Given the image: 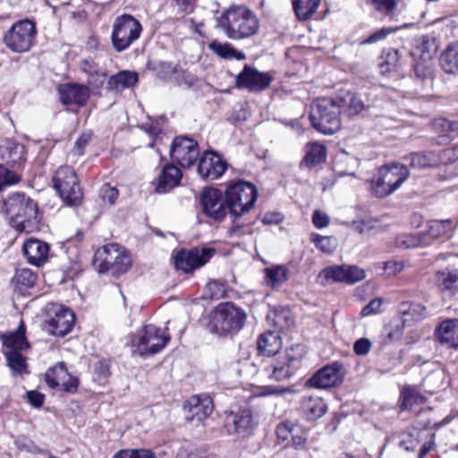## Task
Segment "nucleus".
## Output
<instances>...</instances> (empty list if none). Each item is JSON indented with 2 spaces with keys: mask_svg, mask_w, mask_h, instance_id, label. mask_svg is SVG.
Here are the masks:
<instances>
[{
  "mask_svg": "<svg viewBox=\"0 0 458 458\" xmlns=\"http://www.w3.org/2000/svg\"><path fill=\"white\" fill-rule=\"evenodd\" d=\"M20 181L19 175L6 168L4 165H0V191L5 186L17 183Z\"/></svg>",
  "mask_w": 458,
  "mask_h": 458,
  "instance_id": "nucleus-53",
  "label": "nucleus"
},
{
  "mask_svg": "<svg viewBox=\"0 0 458 458\" xmlns=\"http://www.w3.org/2000/svg\"><path fill=\"white\" fill-rule=\"evenodd\" d=\"M160 77L165 80H171L181 69L178 65L168 62H160L155 68Z\"/></svg>",
  "mask_w": 458,
  "mask_h": 458,
  "instance_id": "nucleus-54",
  "label": "nucleus"
},
{
  "mask_svg": "<svg viewBox=\"0 0 458 458\" xmlns=\"http://www.w3.org/2000/svg\"><path fill=\"white\" fill-rule=\"evenodd\" d=\"M258 424L251 410L248 408L229 412L224 420V426L228 434L240 438H246L253 435Z\"/></svg>",
  "mask_w": 458,
  "mask_h": 458,
  "instance_id": "nucleus-14",
  "label": "nucleus"
},
{
  "mask_svg": "<svg viewBox=\"0 0 458 458\" xmlns=\"http://www.w3.org/2000/svg\"><path fill=\"white\" fill-rule=\"evenodd\" d=\"M304 353V346L301 344L292 346L286 351L284 357L273 360L265 367L264 370L267 377L276 381L289 378L299 368L300 360Z\"/></svg>",
  "mask_w": 458,
  "mask_h": 458,
  "instance_id": "nucleus-12",
  "label": "nucleus"
},
{
  "mask_svg": "<svg viewBox=\"0 0 458 458\" xmlns=\"http://www.w3.org/2000/svg\"><path fill=\"white\" fill-rule=\"evenodd\" d=\"M183 409L187 420L200 421L208 418L213 411L212 399L208 396H192L184 404Z\"/></svg>",
  "mask_w": 458,
  "mask_h": 458,
  "instance_id": "nucleus-24",
  "label": "nucleus"
},
{
  "mask_svg": "<svg viewBox=\"0 0 458 458\" xmlns=\"http://www.w3.org/2000/svg\"><path fill=\"white\" fill-rule=\"evenodd\" d=\"M16 281L18 284L26 287H31L34 285L37 276L30 269H21L16 273Z\"/></svg>",
  "mask_w": 458,
  "mask_h": 458,
  "instance_id": "nucleus-56",
  "label": "nucleus"
},
{
  "mask_svg": "<svg viewBox=\"0 0 458 458\" xmlns=\"http://www.w3.org/2000/svg\"><path fill=\"white\" fill-rule=\"evenodd\" d=\"M182 178V173L178 167L174 165H167L163 169L158 177L156 191L165 193L179 185Z\"/></svg>",
  "mask_w": 458,
  "mask_h": 458,
  "instance_id": "nucleus-27",
  "label": "nucleus"
},
{
  "mask_svg": "<svg viewBox=\"0 0 458 458\" xmlns=\"http://www.w3.org/2000/svg\"><path fill=\"white\" fill-rule=\"evenodd\" d=\"M138 73L130 71H122L111 76L108 86L111 89L119 91L126 88L133 87L138 82Z\"/></svg>",
  "mask_w": 458,
  "mask_h": 458,
  "instance_id": "nucleus-33",
  "label": "nucleus"
},
{
  "mask_svg": "<svg viewBox=\"0 0 458 458\" xmlns=\"http://www.w3.org/2000/svg\"><path fill=\"white\" fill-rule=\"evenodd\" d=\"M310 240L323 253H333L337 247V240L333 236H322L318 233H312Z\"/></svg>",
  "mask_w": 458,
  "mask_h": 458,
  "instance_id": "nucleus-49",
  "label": "nucleus"
},
{
  "mask_svg": "<svg viewBox=\"0 0 458 458\" xmlns=\"http://www.w3.org/2000/svg\"><path fill=\"white\" fill-rule=\"evenodd\" d=\"M92 138L91 131L83 132L78 140L75 141V145L72 152L75 155L82 156L84 154L85 148L89 145Z\"/></svg>",
  "mask_w": 458,
  "mask_h": 458,
  "instance_id": "nucleus-60",
  "label": "nucleus"
},
{
  "mask_svg": "<svg viewBox=\"0 0 458 458\" xmlns=\"http://www.w3.org/2000/svg\"><path fill=\"white\" fill-rule=\"evenodd\" d=\"M208 47L217 55L225 59L234 58L236 60H243L245 59V55L242 51H237L231 44L229 43H221L217 40H214L209 43Z\"/></svg>",
  "mask_w": 458,
  "mask_h": 458,
  "instance_id": "nucleus-40",
  "label": "nucleus"
},
{
  "mask_svg": "<svg viewBox=\"0 0 458 458\" xmlns=\"http://www.w3.org/2000/svg\"><path fill=\"white\" fill-rule=\"evenodd\" d=\"M410 176V171L404 165L392 163L381 166L371 181V187L377 197H386L395 191Z\"/></svg>",
  "mask_w": 458,
  "mask_h": 458,
  "instance_id": "nucleus-5",
  "label": "nucleus"
},
{
  "mask_svg": "<svg viewBox=\"0 0 458 458\" xmlns=\"http://www.w3.org/2000/svg\"><path fill=\"white\" fill-rule=\"evenodd\" d=\"M47 385L56 390L74 393L77 391L78 380L68 372L64 362L49 368L45 374Z\"/></svg>",
  "mask_w": 458,
  "mask_h": 458,
  "instance_id": "nucleus-18",
  "label": "nucleus"
},
{
  "mask_svg": "<svg viewBox=\"0 0 458 458\" xmlns=\"http://www.w3.org/2000/svg\"><path fill=\"white\" fill-rule=\"evenodd\" d=\"M288 279V271L283 267H276L274 268L267 269V284L273 288L281 286Z\"/></svg>",
  "mask_w": 458,
  "mask_h": 458,
  "instance_id": "nucleus-51",
  "label": "nucleus"
},
{
  "mask_svg": "<svg viewBox=\"0 0 458 458\" xmlns=\"http://www.w3.org/2000/svg\"><path fill=\"white\" fill-rule=\"evenodd\" d=\"M398 28L395 27H386L377 30L369 35V37L365 40L368 44H373L377 41H380L386 38L389 34L394 33L397 30Z\"/></svg>",
  "mask_w": 458,
  "mask_h": 458,
  "instance_id": "nucleus-61",
  "label": "nucleus"
},
{
  "mask_svg": "<svg viewBox=\"0 0 458 458\" xmlns=\"http://www.w3.org/2000/svg\"><path fill=\"white\" fill-rule=\"evenodd\" d=\"M375 9L386 16H393L397 0H370Z\"/></svg>",
  "mask_w": 458,
  "mask_h": 458,
  "instance_id": "nucleus-55",
  "label": "nucleus"
},
{
  "mask_svg": "<svg viewBox=\"0 0 458 458\" xmlns=\"http://www.w3.org/2000/svg\"><path fill=\"white\" fill-rule=\"evenodd\" d=\"M114 458H156L155 454L146 449H125L119 451Z\"/></svg>",
  "mask_w": 458,
  "mask_h": 458,
  "instance_id": "nucleus-52",
  "label": "nucleus"
},
{
  "mask_svg": "<svg viewBox=\"0 0 458 458\" xmlns=\"http://www.w3.org/2000/svg\"><path fill=\"white\" fill-rule=\"evenodd\" d=\"M81 70L89 75V83L95 86L101 85L106 77L105 72H100L98 65L91 58L84 59L80 64Z\"/></svg>",
  "mask_w": 458,
  "mask_h": 458,
  "instance_id": "nucleus-43",
  "label": "nucleus"
},
{
  "mask_svg": "<svg viewBox=\"0 0 458 458\" xmlns=\"http://www.w3.org/2000/svg\"><path fill=\"white\" fill-rule=\"evenodd\" d=\"M440 65L446 73L455 74L458 71V47L451 44L441 54L439 58Z\"/></svg>",
  "mask_w": 458,
  "mask_h": 458,
  "instance_id": "nucleus-35",
  "label": "nucleus"
},
{
  "mask_svg": "<svg viewBox=\"0 0 458 458\" xmlns=\"http://www.w3.org/2000/svg\"><path fill=\"white\" fill-rule=\"evenodd\" d=\"M382 300L381 299H374L370 301L362 310L361 316L367 317L369 315L379 313L381 310Z\"/></svg>",
  "mask_w": 458,
  "mask_h": 458,
  "instance_id": "nucleus-62",
  "label": "nucleus"
},
{
  "mask_svg": "<svg viewBox=\"0 0 458 458\" xmlns=\"http://www.w3.org/2000/svg\"><path fill=\"white\" fill-rule=\"evenodd\" d=\"M47 330L53 335L64 336L73 327L75 314L72 310L58 303H49L46 307Z\"/></svg>",
  "mask_w": 458,
  "mask_h": 458,
  "instance_id": "nucleus-13",
  "label": "nucleus"
},
{
  "mask_svg": "<svg viewBox=\"0 0 458 458\" xmlns=\"http://www.w3.org/2000/svg\"><path fill=\"white\" fill-rule=\"evenodd\" d=\"M199 155L198 142L186 136L176 137L170 148L172 160L182 167H191Z\"/></svg>",
  "mask_w": 458,
  "mask_h": 458,
  "instance_id": "nucleus-15",
  "label": "nucleus"
},
{
  "mask_svg": "<svg viewBox=\"0 0 458 458\" xmlns=\"http://www.w3.org/2000/svg\"><path fill=\"white\" fill-rule=\"evenodd\" d=\"M22 250L30 264L40 267L47 260L49 245L38 239H29L23 243Z\"/></svg>",
  "mask_w": 458,
  "mask_h": 458,
  "instance_id": "nucleus-25",
  "label": "nucleus"
},
{
  "mask_svg": "<svg viewBox=\"0 0 458 458\" xmlns=\"http://www.w3.org/2000/svg\"><path fill=\"white\" fill-rule=\"evenodd\" d=\"M395 245L398 248L409 249L416 247H425L430 245V242L425 240V235L422 233L411 234L403 233L395 238Z\"/></svg>",
  "mask_w": 458,
  "mask_h": 458,
  "instance_id": "nucleus-42",
  "label": "nucleus"
},
{
  "mask_svg": "<svg viewBox=\"0 0 458 458\" xmlns=\"http://www.w3.org/2000/svg\"><path fill=\"white\" fill-rule=\"evenodd\" d=\"M420 444L418 433L407 432L403 434L400 445L403 446L406 451H414Z\"/></svg>",
  "mask_w": 458,
  "mask_h": 458,
  "instance_id": "nucleus-58",
  "label": "nucleus"
},
{
  "mask_svg": "<svg viewBox=\"0 0 458 458\" xmlns=\"http://www.w3.org/2000/svg\"><path fill=\"white\" fill-rule=\"evenodd\" d=\"M1 157L12 166L20 165L25 160V148L21 144L8 141L1 150Z\"/></svg>",
  "mask_w": 458,
  "mask_h": 458,
  "instance_id": "nucleus-32",
  "label": "nucleus"
},
{
  "mask_svg": "<svg viewBox=\"0 0 458 458\" xmlns=\"http://www.w3.org/2000/svg\"><path fill=\"white\" fill-rule=\"evenodd\" d=\"M4 344L6 351L21 352V351L29 348V344L25 338V327L22 322L16 333L4 337Z\"/></svg>",
  "mask_w": 458,
  "mask_h": 458,
  "instance_id": "nucleus-36",
  "label": "nucleus"
},
{
  "mask_svg": "<svg viewBox=\"0 0 458 458\" xmlns=\"http://www.w3.org/2000/svg\"><path fill=\"white\" fill-rule=\"evenodd\" d=\"M5 212L22 230L38 221L37 203L22 193H14L5 201Z\"/></svg>",
  "mask_w": 458,
  "mask_h": 458,
  "instance_id": "nucleus-8",
  "label": "nucleus"
},
{
  "mask_svg": "<svg viewBox=\"0 0 458 458\" xmlns=\"http://www.w3.org/2000/svg\"><path fill=\"white\" fill-rule=\"evenodd\" d=\"M335 99L337 101L341 114L346 113L348 115H354L364 108L363 102L350 91L343 92Z\"/></svg>",
  "mask_w": 458,
  "mask_h": 458,
  "instance_id": "nucleus-31",
  "label": "nucleus"
},
{
  "mask_svg": "<svg viewBox=\"0 0 458 458\" xmlns=\"http://www.w3.org/2000/svg\"><path fill=\"white\" fill-rule=\"evenodd\" d=\"M54 188L69 206L80 204L82 191L76 173L71 166L59 167L53 176Z\"/></svg>",
  "mask_w": 458,
  "mask_h": 458,
  "instance_id": "nucleus-11",
  "label": "nucleus"
},
{
  "mask_svg": "<svg viewBox=\"0 0 458 458\" xmlns=\"http://www.w3.org/2000/svg\"><path fill=\"white\" fill-rule=\"evenodd\" d=\"M227 169L226 161L215 151H205L200 157L198 173L205 180H216Z\"/></svg>",
  "mask_w": 458,
  "mask_h": 458,
  "instance_id": "nucleus-20",
  "label": "nucleus"
},
{
  "mask_svg": "<svg viewBox=\"0 0 458 458\" xmlns=\"http://www.w3.org/2000/svg\"><path fill=\"white\" fill-rule=\"evenodd\" d=\"M340 107L335 98L317 99L310 106L312 127L323 134H333L341 127Z\"/></svg>",
  "mask_w": 458,
  "mask_h": 458,
  "instance_id": "nucleus-3",
  "label": "nucleus"
},
{
  "mask_svg": "<svg viewBox=\"0 0 458 458\" xmlns=\"http://www.w3.org/2000/svg\"><path fill=\"white\" fill-rule=\"evenodd\" d=\"M406 320L407 319L401 317L394 318L384 327V334L386 335V339L388 340L389 342H394L401 339L403 334Z\"/></svg>",
  "mask_w": 458,
  "mask_h": 458,
  "instance_id": "nucleus-44",
  "label": "nucleus"
},
{
  "mask_svg": "<svg viewBox=\"0 0 458 458\" xmlns=\"http://www.w3.org/2000/svg\"><path fill=\"white\" fill-rule=\"evenodd\" d=\"M60 102L64 106L75 105L83 106L89 98L87 86L77 83L62 84L58 88Z\"/></svg>",
  "mask_w": 458,
  "mask_h": 458,
  "instance_id": "nucleus-23",
  "label": "nucleus"
},
{
  "mask_svg": "<svg viewBox=\"0 0 458 458\" xmlns=\"http://www.w3.org/2000/svg\"><path fill=\"white\" fill-rule=\"evenodd\" d=\"M330 218L327 214L316 210L312 215V223L317 228H324L329 225Z\"/></svg>",
  "mask_w": 458,
  "mask_h": 458,
  "instance_id": "nucleus-63",
  "label": "nucleus"
},
{
  "mask_svg": "<svg viewBox=\"0 0 458 458\" xmlns=\"http://www.w3.org/2000/svg\"><path fill=\"white\" fill-rule=\"evenodd\" d=\"M5 356L9 368L13 376L21 375L27 372L25 358L19 352L6 351Z\"/></svg>",
  "mask_w": 458,
  "mask_h": 458,
  "instance_id": "nucleus-45",
  "label": "nucleus"
},
{
  "mask_svg": "<svg viewBox=\"0 0 458 458\" xmlns=\"http://www.w3.org/2000/svg\"><path fill=\"white\" fill-rule=\"evenodd\" d=\"M400 312L403 316H411V319L420 321L428 315L427 308L415 302H403L401 304Z\"/></svg>",
  "mask_w": 458,
  "mask_h": 458,
  "instance_id": "nucleus-48",
  "label": "nucleus"
},
{
  "mask_svg": "<svg viewBox=\"0 0 458 458\" xmlns=\"http://www.w3.org/2000/svg\"><path fill=\"white\" fill-rule=\"evenodd\" d=\"M212 252L211 249L180 250L174 258L175 267L185 273L191 272L204 266L211 258Z\"/></svg>",
  "mask_w": 458,
  "mask_h": 458,
  "instance_id": "nucleus-19",
  "label": "nucleus"
},
{
  "mask_svg": "<svg viewBox=\"0 0 458 458\" xmlns=\"http://www.w3.org/2000/svg\"><path fill=\"white\" fill-rule=\"evenodd\" d=\"M271 81L272 77L269 73L259 72L249 65H245L236 76L237 87L250 91H262L269 87Z\"/></svg>",
  "mask_w": 458,
  "mask_h": 458,
  "instance_id": "nucleus-21",
  "label": "nucleus"
},
{
  "mask_svg": "<svg viewBox=\"0 0 458 458\" xmlns=\"http://www.w3.org/2000/svg\"><path fill=\"white\" fill-rule=\"evenodd\" d=\"M282 348V340L276 332L267 331L260 335L258 340V351L265 356H273Z\"/></svg>",
  "mask_w": 458,
  "mask_h": 458,
  "instance_id": "nucleus-29",
  "label": "nucleus"
},
{
  "mask_svg": "<svg viewBox=\"0 0 458 458\" xmlns=\"http://www.w3.org/2000/svg\"><path fill=\"white\" fill-rule=\"evenodd\" d=\"M400 65V54L398 50L392 49L381 56L379 64L380 72L387 74L395 71Z\"/></svg>",
  "mask_w": 458,
  "mask_h": 458,
  "instance_id": "nucleus-46",
  "label": "nucleus"
},
{
  "mask_svg": "<svg viewBox=\"0 0 458 458\" xmlns=\"http://www.w3.org/2000/svg\"><path fill=\"white\" fill-rule=\"evenodd\" d=\"M170 341L166 329L154 325H146L137 334L130 336V346L133 353L140 356L152 355L162 351Z\"/></svg>",
  "mask_w": 458,
  "mask_h": 458,
  "instance_id": "nucleus-4",
  "label": "nucleus"
},
{
  "mask_svg": "<svg viewBox=\"0 0 458 458\" xmlns=\"http://www.w3.org/2000/svg\"><path fill=\"white\" fill-rule=\"evenodd\" d=\"M327 148L318 142H310L305 146V156L301 164L311 169L326 161Z\"/></svg>",
  "mask_w": 458,
  "mask_h": 458,
  "instance_id": "nucleus-30",
  "label": "nucleus"
},
{
  "mask_svg": "<svg viewBox=\"0 0 458 458\" xmlns=\"http://www.w3.org/2000/svg\"><path fill=\"white\" fill-rule=\"evenodd\" d=\"M94 265L99 273L110 272L118 275L125 273L130 268L131 259L125 250L116 243H112L96 251Z\"/></svg>",
  "mask_w": 458,
  "mask_h": 458,
  "instance_id": "nucleus-7",
  "label": "nucleus"
},
{
  "mask_svg": "<svg viewBox=\"0 0 458 458\" xmlns=\"http://www.w3.org/2000/svg\"><path fill=\"white\" fill-rule=\"evenodd\" d=\"M218 23L227 38L240 40L256 35L259 21L256 13L245 5H233L218 19Z\"/></svg>",
  "mask_w": 458,
  "mask_h": 458,
  "instance_id": "nucleus-1",
  "label": "nucleus"
},
{
  "mask_svg": "<svg viewBox=\"0 0 458 458\" xmlns=\"http://www.w3.org/2000/svg\"><path fill=\"white\" fill-rule=\"evenodd\" d=\"M246 317L244 310L232 302L220 303L211 317V331L220 335L238 332L243 327Z\"/></svg>",
  "mask_w": 458,
  "mask_h": 458,
  "instance_id": "nucleus-6",
  "label": "nucleus"
},
{
  "mask_svg": "<svg viewBox=\"0 0 458 458\" xmlns=\"http://www.w3.org/2000/svg\"><path fill=\"white\" fill-rule=\"evenodd\" d=\"M37 37L36 23L30 19L16 21L4 35V43L15 53H24L34 45Z\"/></svg>",
  "mask_w": 458,
  "mask_h": 458,
  "instance_id": "nucleus-9",
  "label": "nucleus"
},
{
  "mask_svg": "<svg viewBox=\"0 0 458 458\" xmlns=\"http://www.w3.org/2000/svg\"><path fill=\"white\" fill-rule=\"evenodd\" d=\"M458 281V275L454 271L441 270L435 274V284L441 292L453 293Z\"/></svg>",
  "mask_w": 458,
  "mask_h": 458,
  "instance_id": "nucleus-39",
  "label": "nucleus"
},
{
  "mask_svg": "<svg viewBox=\"0 0 458 458\" xmlns=\"http://www.w3.org/2000/svg\"><path fill=\"white\" fill-rule=\"evenodd\" d=\"M207 290L210 292L211 299H220L224 296V284L212 281L207 284Z\"/></svg>",
  "mask_w": 458,
  "mask_h": 458,
  "instance_id": "nucleus-64",
  "label": "nucleus"
},
{
  "mask_svg": "<svg viewBox=\"0 0 458 458\" xmlns=\"http://www.w3.org/2000/svg\"><path fill=\"white\" fill-rule=\"evenodd\" d=\"M99 194L103 201L113 205L118 198L119 191L115 187L105 184L101 187Z\"/></svg>",
  "mask_w": 458,
  "mask_h": 458,
  "instance_id": "nucleus-59",
  "label": "nucleus"
},
{
  "mask_svg": "<svg viewBox=\"0 0 458 458\" xmlns=\"http://www.w3.org/2000/svg\"><path fill=\"white\" fill-rule=\"evenodd\" d=\"M345 283L353 284L359 282L365 277V271L357 266L345 265Z\"/></svg>",
  "mask_w": 458,
  "mask_h": 458,
  "instance_id": "nucleus-57",
  "label": "nucleus"
},
{
  "mask_svg": "<svg viewBox=\"0 0 458 458\" xmlns=\"http://www.w3.org/2000/svg\"><path fill=\"white\" fill-rule=\"evenodd\" d=\"M345 265L342 266H332L324 268L319 274V277L325 280V283L328 282H344L345 283Z\"/></svg>",
  "mask_w": 458,
  "mask_h": 458,
  "instance_id": "nucleus-50",
  "label": "nucleus"
},
{
  "mask_svg": "<svg viewBox=\"0 0 458 458\" xmlns=\"http://www.w3.org/2000/svg\"><path fill=\"white\" fill-rule=\"evenodd\" d=\"M455 229V224L451 219L430 220L427 224V229L423 235L425 240L430 242L434 240L449 238Z\"/></svg>",
  "mask_w": 458,
  "mask_h": 458,
  "instance_id": "nucleus-26",
  "label": "nucleus"
},
{
  "mask_svg": "<svg viewBox=\"0 0 458 458\" xmlns=\"http://www.w3.org/2000/svg\"><path fill=\"white\" fill-rule=\"evenodd\" d=\"M321 0H292L293 10L299 20H308L316 13Z\"/></svg>",
  "mask_w": 458,
  "mask_h": 458,
  "instance_id": "nucleus-41",
  "label": "nucleus"
},
{
  "mask_svg": "<svg viewBox=\"0 0 458 458\" xmlns=\"http://www.w3.org/2000/svg\"><path fill=\"white\" fill-rule=\"evenodd\" d=\"M401 400L402 410H411L416 404H423L426 402V397L416 387L405 386L401 392Z\"/></svg>",
  "mask_w": 458,
  "mask_h": 458,
  "instance_id": "nucleus-38",
  "label": "nucleus"
},
{
  "mask_svg": "<svg viewBox=\"0 0 458 458\" xmlns=\"http://www.w3.org/2000/svg\"><path fill=\"white\" fill-rule=\"evenodd\" d=\"M267 319L279 330H286L293 325V317L286 307H276L267 314Z\"/></svg>",
  "mask_w": 458,
  "mask_h": 458,
  "instance_id": "nucleus-34",
  "label": "nucleus"
},
{
  "mask_svg": "<svg viewBox=\"0 0 458 458\" xmlns=\"http://www.w3.org/2000/svg\"><path fill=\"white\" fill-rule=\"evenodd\" d=\"M457 320L447 318L441 322L435 330V337L441 344L456 348Z\"/></svg>",
  "mask_w": 458,
  "mask_h": 458,
  "instance_id": "nucleus-28",
  "label": "nucleus"
},
{
  "mask_svg": "<svg viewBox=\"0 0 458 458\" xmlns=\"http://www.w3.org/2000/svg\"><path fill=\"white\" fill-rule=\"evenodd\" d=\"M345 369L342 363L335 361L318 369L308 381L310 386L327 389L341 385L344 379Z\"/></svg>",
  "mask_w": 458,
  "mask_h": 458,
  "instance_id": "nucleus-16",
  "label": "nucleus"
},
{
  "mask_svg": "<svg viewBox=\"0 0 458 458\" xmlns=\"http://www.w3.org/2000/svg\"><path fill=\"white\" fill-rule=\"evenodd\" d=\"M409 164L412 168H428L436 163V158L433 153L415 152L411 153L406 157Z\"/></svg>",
  "mask_w": 458,
  "mask_h": 458,
  "instance_id": "nucleus-47",
  "label": "nucleus"
},
{
  "mask_svg": "<svg viewBox=\"0 0 458 458\" xmlns=\"http://www.w3.org/2000/svg\"><path fill=\"white\" fill-rule=\"evenodd\" d=\"M200 205L202 212L208 217L215 220H223L227 212L225 197L221 191L214 188H206L200 195Z\"/></svg>",
  "mask_w": 458,
  "mask_h": 458,
  "instance_id": "nucleus-17",
  "label": "nucleus"
},
{
  "mask_svg": "<svg viewBox=\"0 0 458 458\" xmlns=\"http://www.w3.org/2000/svg\"><path fill=\"white\" fill-rule=\"evenodd\" d=\"M142 27L140 21L131 14L118 16L113 24L112 45L115 51L126 50L140 36Z\"/></svg>",
  "mask_w": 458,
  "mask_h": 458,
  "instance_id": "nucleus-10",
  "label": "nucleus"
},
{
  "mask_svg": "<svg viewBox=\"0 0 458 458\" xmlns=\"http://www.w3.org/2000/svg\"><path fill=\"white\" fill-rule=\"evenodd\" d=\"M302 409L309 420H317L326 413L327 405L321 398L306 397Z\"/></svg>",
  "mask_w": 458,
  "mask_h": 458,
  "instance_id": "nucleus-37",
  "label": "nucleus"
},
{
  "mask_svg": "<svg viewBox=\"0 0 458 458\" xmlns=\"http://www.w3.org/2000/svg\"><path fill=\"white\" fill-rule=\"evenodd\" d=\"M258 195V189L251 182L242 180L229 182L225 196L230 215L237 218L250 212Z\"/></svg>",
  "mask_w": 458,
  "mask_h": 458,
  "instance_id": "nucleus-2",
  "label": "nucleus"
},
{
  "mask_svg": "<svg viewBox=\"0 0 458 458\" xmlns=\"http://www.w3.org/2000/svg\"><path fill=\"white\" fill-rule=\"evenodd\" d=\"M276 433L279 439L294 448L303 445L308 438L307 430L299 423L290 420L280 422L276 427Z\"/></svg>",
  "mask_w": 458,
  "mask_h": 458,
  "instance_id": "nucleus-22",
  "label": "nucleus"
}]
</instances>
